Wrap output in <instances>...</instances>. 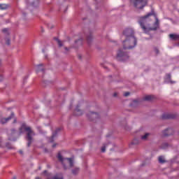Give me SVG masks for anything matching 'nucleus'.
Returning <instances> with one entry per match:
<instances>
[{"mask_svg":"<svg viewBox=\"0 0 179 179\" xmlns=\"http://www.w3.org/2000/svg\"><path fill=\"white\" fill-rule=\"evenodd\" d=\"M138 24L144 33L156 31L159 27V18H157L153 10L147 15L140 17L138 18Z\"/></svg>","mask_w":179,"mask_h":179,"instance_id":"obj_1","label":"nucleus"},{"mask_svg":"<svg viewBox=\"0 0 179 179\" xmlns=\"http://www.w3.org/2000/svg\"><path fill=\"white\" fill-rule=\"evenodd\" d=\"M137 43L138 41L136 37L126 38L125 40L123 41V49H120L117 52V61H127V59L129 58V56L124 50H132V48H135Z\"/></svg>","mask_w":179,"mask_h":179,"instance_id":"obj_2","label":"nucleus"},{"mask_svg":"<svg viewBox=\"0 0 179 179\" xmlns=\"http://www.w3.org/2000/svg\"><path fill=\"white\" fill-rule=\"evenodd\" d=\"M24 129L27 131L26 140L27 141V147L30 148L31 143L34 142V136H36V133L30 127H24Z\"/></svg>","mask_w":179,"mask_h":179,"instance_id":"obj_3","label":"nucleus"},{"mask_svg":"<svg viewBox=\"0 0 179 179\" xmlns=\"http://www.w3.org/2000/svg\"><path fill=\"white\" fill-rule=\"evenodd\" d=\"M57 159H58L59 162H60L62 163L64 170H67L68 164L69 165V167L73 166V159L72 158H64L61 155V152L58 153Z\"/></svg>","mask_w":179,"mask_h":179,"instance_id":"obj_4","label":"nucleus"},{"mask_svg":"<svg viewBox=\"0 0 179 179\" xmlns=\"http://www.w3.org/2000/svg\"><path fill=\"white\" fill-rule=\"evenodd\" d=\"M129 1L136 9H143L148 5V0H129Z\"/></svg>","mask_w":179,"mask_h":179,"instance_id":"obj_5","label":"nucleus"},{"mask_svg":"<svg viewBox=\"0 0 179 179\" xmlns=\"http://www.w3.org/2000/svg\"><path fill=\"white\" fill-rule=\"evenodd\" d=\"M123 36L125 38H131V37H135V32L132 28H126L123 31Z\"/></svg>","mask_w":179,"mask_h":179,"instance_id":"obj_6","label":"nucleus"},{"mask_svg":"<svg viewBox=\"0 0 179 179\" xmlns=\"http://www.w3.org/2000/svg\"><path fill=\"white\" fill-rule=\"evenodd\" d=\"M87 116L89 120H90V121H94V120L100 118V115L94 112H90L89 113H87Z\"/></svg>","mask_w":179,"mask_h":179,"instance_id":"obj_7","label":"nucleus"},{"mask_svg":"<svg viewBox=\"0 0 179 179\" xmlns=\"http://www.w3.org/2000/svg\"><path fill=\"white\" fill-rule=\"evenodd\" d=\"M164 136H170L174 134V130L172 128H168L162 131Z\"/></svg>","mask_w":179,"mask_h":179,"instance_id":"obj_8","label":"nucleus"},{"mask_svg":"<svg viewBox=\"0 0 179 179\" xmlns=\"http://www.w3.org/2000/svg\"><path fill=\"white\" fill-rule=\"evenodd\" d=\"M13 117H15V113H12L10 117L7 118H5V117L1 118L0 123H1L2 124H6L8 121H10V120L13 118Z\"/></svg>","mask_w":179,"mask_h":179,"instance_id":"obj_9","label":"nucleus"},{"mask_svg":"<svg viewBox=\"0 0 179 179\" xmlns=\"http://www.w3.org/2000/svg\"><path fill=\"white\" fill-rule=\"evenodd\" d=\"M15 134H16V129H12L10 131H8V141H12Z\"/></svg>","mask_w":179,"mask_h":179,"instance_id":"obj_10","label":"nucleus"},{"mask_svg":"<svg viewBox=\"0 0 179 179\" xmlns=\"http://www.w3.org/2000/svg\"><path fill=\"white\" fill-rule=\"evenodd\" d=\"M162 120H173L174 116L170 113H164L162 116Z\"/></svg>","mask_w":179,"mask_h":179,"instance_id":"obj_11","label":"nucleus"},{"mask_svg":"<svg viewBox=\"0 0 179 179\" xmlns=\"http://www.w3.org/2000/svg\"><path fill=\"white\" fill-rule=\"evenodd\" d=\"M59 131H61V128H57L55 130V132L52 133V135L49 140V142H50V143H52V142H54V138H55V136H57V135L58 132H59Z\"/></svg>","mask_w":179,"mask_h":179,"instance_id":"obj_12","label":"nucleus"},{"mask_svg":"<svg viewBox=\"0 0 179 179\" xmlns=\"http://www.w3.org/2000/svg\"><path fill=\"white\" fill-rule=\"evenodd\" d=\"M166 82L168 83H171L173 85V83H176V81L171 80V74H166V78H165Z\"/></svg>","mask_w":179,"mask_h":179,"instance_id":"obj_13","label":"nucleus"},{"mask_svg":"<svg viewBox=\"0 0 179 179\" xmlns=\"http://www.w3.org/2000/svg\"><path fill=\"white\" fill-rule=\"evenodd\" d=\"M149 136H150V133H145L143 135L141 136V141H148L149 139Z\"/></svg>","mask_w":179,"mask_h":179,"instance_id":"obj_14","label":"nucleus"},{"mask_svg":"<svg viewBox=\"0 0 179 179\" xmlns=\"http://www.w3.org/2000/svg\"><path fill=\"white\" fill-rule=\"evenodd\" d=\"M87 36V41L88 43H92V40H93V35L92 34V32H89L86 34Z\"/></svg>","mask_w":179,"mask_h":179,"instance_id":"obj_15","label":"nucleus"},{"mask_svg":"<svg viewBox=\"0 0 179 179\" xmlns=\"http://www.w3.org/2000/svg\"><path fill=\"white\" fill-rule=\"evenodd\" d=\"M74 114L76 115H82L83 114V112L79 109V106H78L76 109H75V111H74Z\"/></svg>","mask_w":179,"mask_h":179,"instance_id":"obj_16","label":"nucleus"},{"mask_svg":"<svg viewBox=\"0 0 179 179\" xmlns=\"http://www.w3.org/2000/svg\"><path fill=\"white\" fill-rule=\"evenodd\" d=\"M152 99H153V96L150 95H147L143 97V100H145V101H150V100H152Z\"/></svg>","mask_w":179,"mask_h":179,"instance_id":"obj_17","label":"nucleus"},{"mask_svg":"<svg viewBox=\"0 0 179 179\" xmlns=\"http://www.w3.org/2000/svg\"><path fill=\"white\" fill-rule=\"evenodd\" d=\"M80 170V169L79 168H74L73 169H72V173L74 174V176H76V174L79 173Z\"/></svg>","mask_w":179,"mask_h":179,"instance_id":"obj_18","label":"nucleus"},{"mask_svg":"<svg viewBox=\"0 0 179 179\" xmlns=\"http://www.w3.org/2000/svg\"><path fill=\"white\" fill-rule=\"evenodd\" d=\"M159 162L163 164V163H166V159H164V157L159 156L158 158Z\"/></svg>","mask_w":179,"mask_h":179,"instance_id":"obj_19","label":"nucleus"},{"mask_svg":"<svg viewBox=\"0 0 179 179\" xmlns=\"http://www.w3.org/2000/svg\"><path fill=\"white\" fill-rule=\"evenodd\" d=\"M9 6H8L7 4H0V9L1 10H5L8 8Z\"/></svg>","mask_w":179,"mask_h":179,"instance_id":"obj_20","label":"nucleus"},{"mask_svg":"<svg viewBox=\"0 0 179 179\" xmlns=\"http://www.w3.org/2000/svg\"><path fill=\"white\" fill-rule=\"evenodd\" d=\"M40 66H43V64H39L36 66V68H37L36 71L37 72H40V71H41L43 72V71H44L43 69H40Z\"/></svg>","mask_w":179,"mask_h":179,"instance_id":"obj_21","label":"nucleus"},{"mask_svg":"<svg viewBox=\"0 0 179 179\" xmlns=\"http://www.w3.org/2000/svg\"><path fill=\"white\" fill-rule=\"evenodd\" d=\"M139 144V141L138 139H134L131 142V145H138Z\"/></svg>","mask_w":179,"mask_h":179,"instance_id":"obj_22","label":"nucleus"},{"mask_svg":"<svg viewBox=\"0 0 179 179\" xmlns=\"http://www.w3.org/2000/svg\"><path fill=\"white\" fill-rule=\"evenodd\" d=\"M56 41H57V44L59 45V47H62V41H61V40L58 39V38H55Z\"/></svg>","mask_w":179,"mask_h":179,"instance_id":"obj_23","label":"nucleus"},{"mask_svg":"<svg viewBox=\"0 0 179 179\" xmlns=\"http://www.w3.org/2000/svg\"><path fill=\"white\" fill-rule=\"evenodd\" d=\"M3 33H4L5 34H9V32H8V29L7 28H4L3 30H2Z\"/></svg>","mask_w":179,"mask_h":179,"instance_id":"obj_24","label":"nucleus"},{"mask_svg":"<svg viewBox=\"0 0 179 179\" xmlns=\"http://www.w3.org/2000/svg\"><path fill=\"white\" fill-rule=\"evenodd\" d=\"M6 148H7L8 149H12V145H10V143H6Z\"/></svg>","mask_w":179,"mask_h":179,"instance_id":"obj_25","label":"nucleus"},{"mask_svg":"<svg viewBox=\"0 0 179 179\" xmlns=\"http://www.w3.org/2000/svg\"><path fill=\"white\" fill-rule=\"evenodd\" d=\"M38 3H40V2L36 0L33 2L32 5H33V6H37V5H38Z\"/></svg>","mask_w":179,"mask_h":179,"instance_id":"obj_26","label":"nucleus"},{"mask_svg":"<svg viewBox=\"0 0 179 179\" xmlns=\"http://www.w3.org/2000/svg\"><path fill=\"white\" fill-rule=\"evenodd\" d=\"M76 43L82 45V39H78V41H76Z\"/></svg>","mask_w":179,"mask_h":179,"instance_id":"obj_27","label":"nucleus"},{"mask_svg":"<svg viewBox=\"0 0 179 179\" xmlns=\"http://www.w3.org/2000/svg\"><path fill=\"white\" fill-rule=\"evenodd\" d=\"M101 152L103 153H104V152H106V145H103L102 148H101Z\"/></svg>","mask_w":179,"mask_h":179,"instance_id":"obj_28","label":"nucleus"},{"mask_svg":"<svg viewBox=\"0 0 179 179\" xmlns=\"http://www.w3.org/2000/svg\"><path fill=\"white\" fill-rule=\"evenodd\" d=\"M154 51H155V54H157V55L159 54V49H157V48H155L154 49Z\"/></svg>","mask_w":179,"mask_h":179,"instance_id":"obj_29","label":"nucleus"},{"mask_svg":"<svg viewBox=\"0 0 179 179\" xmlns=\"http://www.w3.org/2000/svg\"><path fill=\"white\" fill-rule=\"evenodd\" d=\"M6 45H10V39L6 40Z\"/></svg>","mask_w":179,"mask_h":179,"instance_id":"obj_30","label":"nucleus"},{"mask_svg":"<svg viewBox=\"0 0 179 179\" xmlns=\"http://www.w3.org/2000/svg\"><path fill=\"white\" fill-rule=\"evenodd\" d=\"M129 94H131V93H129V92H126V93L124 94V96L125 97H128V96H129Z\"/></svg>","mask_w":179,"mask_h":179,"instance_id":"obj_31","label":"nucleus"},{"mask_svg":"<svg viewBox=\"0 0 179 179\" xmlns=\"http://www.w3.org/2000/svg\"><path fill=\"white\" fill-rule=\"evenodd\" d=\"M117 96H118V94H117V92H115V93L113 94V96H114V97H117Z\"/></svg>","mask_w":179,"mask_h":179,"instance_id":"obj_32","label":"nucleus"},{"mask_svg":"<svg viewBox=\"0 0 179 179\" xmlns=\"http://www.w3.org/2000/svg\"><path fill=\"white\" fill-rule=\"evenodd\" d=\"M20 155H23V151L22 150H19Z\"/></svg>","mask_w":179,"mask_h":179,"instance_id":"obj_33","label":"nucleus"},{"mask_svg":"<svg viewBox=\"0 0 179 179\" xmlns=\"http://www.w3.org/2000/svg\"><path fill=\"white\" fill-rule=\"evenodd\" d=\"M78 58H79L80 59H82V55H78Z\"/></svg>","mask_w":179,"mask_h":179,"instance_id":"obj_34","label":"nucleus"},{"mask_svg":"<svg viewBox=\"0 0 179 179\" xmlns=\"http://www.w3.org/2000/svg\"><path fill=\"white\" fill-rule=\"evenodd\" d=\"M55 146H56V145H55V144H54V145H52V148H55Z\"/></svg>","mask_w":179,"mask_h":179,"instance_id":"obj_35","label":"nucleus"},{"mask_svg":"<svg viewBox=\"0 0 179 179\" xmlns=\"http://www.w3.org/2000/svg\"><path fill=\"white\" fill-rule=\"evenodd\" d=\"M66 51H68V48H65Z\"/></svg>","mask_w":179,"mask_h":179,"instance_id":"obj_36","label":"nucleus"},{"mask_svg":"<svg viewBox=\"0 0 179 179\" xmlns=\"http://www.w3.org/2000/svg\"><path fill=\"white\" fill-rule=\"evenodd\" d=\"M16 123V119L14 120V124Z\"/></svg>","mask_w":179,"mask_h":179,"instance_id":"obj_37","label":"nucleus"},{"mask_svg":"<svg viewBox=\"0 0 179 179\" xmlns=\"http://www.w3.org/2000/svg\"><path fill=\"white\" fill-rule=\"evenodd\" d=\"M44 173H47V171H44Z\"/></svg>","mask_w":179,"mask_h":179,"instance_id":"obj_38","label":"nucleus"},{"mask_svg":"<svg viewBox=\"0 0 179 179\" xmlns=\"http://www.w3.org/2000/svg\"><path fill=\"white\" fill-rule=\"evenodd\" d=\"M166 145V146H167V144H165Z\"/></svg>","mask_w":179,"mask_h":179,"instance_id":"obj_39","label":"nucleus"},{"mask_svg":"<svg viewBox=\"0 0 179 179\" xmlns=\"http://www.w3.org/2000/svg\"><path fill=\"white\" fill-rule=\"evenodd\" d=\"M0 65H1V62H0Z\"/></svg>","mask_w":179,"mask_h":179,"instance_id":"obj_40","label":"nucleus"}]
</instances>
